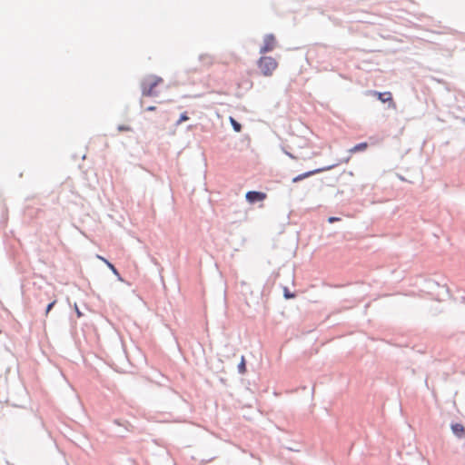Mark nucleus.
<instances>
[{
  "label": "nucleus",
  "instance_id": "2eb2a0df",
  "mask_svg": "<svg viewBox=\"0 0 465 465\" xmlns=\"http://www.w3.org/2000/svg\"><path fill=\"white\" fill-rule=\"evenodd\" d=\"M284 297H285L286 299H291V298H293V297H294V294L290 293V292H288V290L285 288V290H284Z\"/></svg>",
  "mask_w": 465,
  "mask_h": 465
},
{
  "label": "nucleus",
  "instance_id": "f8f14e48",
  "mask_svg": "<svg viewBox=\"0 0 465 465\" xmlns=\"http://www.w3.org/2000/svg\"><path fill=\"white\" fill-rule=\"evenodd\" d=\"M230 122L236 132H240L242 130V125L236 122L232 117L230 118Z\"/></svg>",
  "mask_w": 465,
  "mask_h": 465
},
{
  "label": "nucleus",
  "instance_id": "6e6552de",
  "mask_svg": "<svg viewBox=\"0 0 465 465\" xmlns=\"http://www.w3.org/2000/svg\"><path fill=\"white\" fill-rule=\"evenodd\" d=\"M99 260L103 261L107 266L108 268L111 270V272H114V274H115L116 276L119 277V272L117 271V269L114 267V264H112L109 261H107L105 258L100 256V255H97L96 256Z\"/></svg>",
  "mask_w": 465,
  "mask_h": 465
},
{
  "label": "nucleus",
  "instance_id": "7ed1b4c3",
  "mask_svg": "<svg viewBox=\"0 0 465 465\" xmlns=\"http://www.w3.org/2000/svg\"><path fill=\"white\" fill-rule=\"evenodd\" d=\"M277 46V40L274 35L268 34L263 38V45L260 48V54H264L266 53L273 51Z\"/></svg>",
  "mask_w": 465,
  "mask_h": 465
},
{
  "label": "nucleus",
  "instance_id": "9d476101",
  "mask_svg": "<svg viewBox=\"0 0 465 465\" xmlns=\"http://www.w3.org/2000/svg\"><path fill=\"white\" fill-rule=\"evenodd\" d=\"M200 59L204 65H212L213 64V58L209 54H203L200 56Z\"/></svg>",
  "mask_w": 465,
  "mask_h": 465
},
{
  "label": "nucleus",
  "instance_id": "4468645a",
  "mask_svg": "<svg viewBox=\"0 0 465 465\" xmlns=\"http://www.w3.org/2000/svg\"><path fill=\"white\" fill-rule=\"evenodd\" d=\"M56 299H54L48 305H47V308H46V311H45V315H47L49 313V312L52 310V308L54 306V304L56 303Z\"/></svg>",
  "mask_w": 465,
  "mask_h": 465
},
{
  "label": "nucleus",
  "instance_id": "f257e3e1",
  "mask_svg": "<svg viewBox=\"0 0 465 465\" xmlns=\"http://www.w3.org/2000/svg\"><path fill=\"white\" fill-rule=\"evenodd\" d=\"M163 79L154 74L146 75L141 82L143 96H157L160 93V86Z\"/></svg>",
  "mask_w": 465,
  "mask_h": 465
},
{
  "label": "nucleus",
  "instance_id": "39448f33",
  "mask_svg": "<svg viewBox=\"0 0 465 465\" xmlns=\"http://www.w3.org/2000/svg\"><path fill=\"white\" fill-rule=\"evenodd\" d=\"M333 166H328V167H323V168H319V169H315V170H312V171H309V172H306L304 173H302V174H299L297 176H295L293 179H292V183H298L307 177H310L313 174H316V173H322V172H324V171H328L330 169H331Z\"/></svg>",
  "mask_w": 465,
  "mask_h": 465
},
{
  "label": "nucleus",
  "instance_id": "dca6fc26",
  "mask_svg": "<svg viewBox=\"0 0 465 465\" xmlns=\"http://www.w3.org/2000/svg\"><path fill=\"white\" fill-rule=\"evenodd\" d=\"M74 310L77 314V317H79V318L82 317L83 313L80 312V310L76 304H74Z\"/></svg>",
  "mask_w": 465,
  "mask_h": 465
},
{
  "label": "nucleus",
  "instance_id": "0eeeda50",
  "mask_svg": "<svg viewBox=\"0 0 465 465\" xmlns=\"http://www.w3.org/2000/svg\"><path fill=\"white\" fill-rule=\"evenodd\" d=\"M452 432L459 438L465 437V428L460 423H455L451 425Z\"/></svg>",
  "mask_w": 465,
  "mask_h": 465
},
{
  "label": "nucleus",
  "instance_id": "ddd939ff",
  "mask_svg": "<svg viewBox=\"0 0 465 465\" xmlns=\"http://www.w3.org/2000/svg\"><path fill=\"white\" fill-rule=\"evenodd\" d=\"M189 119L186 113L181 114L179 120L177 121V124H181L183 122H185Z\"/></svg>",
  "mask_w": 465,
  "mask_h": 465
},
{
  "label": "nucleus",
  "instance_id": "20e7f679",
  "mask_svg": "<svg viewBox=\"0 0 465 465\" xmlns=\"http://www.w3.org/2000/svg\"><path fill=\"white\" fill-rule=\"evenodd\" d=\"M267 195L265 193L250 191L246 193L245 198L249 203H254L256 202H262L266 199Z\"/></svg>",
  "mask_w": 465,
  "mask_h": 465
},
{
  "label": "nucleus",
  "instance_id": "9b49d317",
  "mask_svg": "<svg viewBox=\"0 0 465 465\" xmlns=\"http://www.w3.org/2000/svg\"><path fill=\"white\" fill-rule=\"evenodd\" d=\"M238 370L240 373H245L246 371V365H245V359L244 356H242L241 362L238 365Z\"/></svg>",
  "mask_w": 465,
  "mask_h": 465
},
{
  "label": "nucleus",
  "instance_id": "6ab92c4d",
  "mask_svg": "<svg viewBox=\"0 0 465 465\" xmlns=\"http://www.w3.org/2000/svg\"><path fill=\"white\" fill-rule=\"evenodd\" d=\"M146 110L147 111H153V110H155V107L154 106H149V107H147Z\"/></svg>",
  "mask_w": 465,
  "mask_h": 465
},
{
  "label": "nucleus",
  "instance_id": "a211bd4d",
  "mask_svg": "<svg viewBox=\"0 0 465 465\" xmlns=\"http://www.w3.org/2000/svg\"><path fill=\"white\" fill-rule=\"evenodd\" d=\"M119 130H120V131H129V130H130V128H129V127H124V126H120V127H119Z\"/></svg>",
  "mask_w": 465,
  "mask_h": 465
},
{
  "label": "nucleus",
  "instance_id": "f3484780",
  "mask_svg": "<svg viewBox=\"0 0 465 465\" xmlns=\"http://www.w3.org/2000/svg\"><path fill=\"white\" fill-rule=\"evenodd\" d=\"M339 220H340V219H339V218H337V217H330L328 221H329V223H334V222L339 221Z\"/></svg>",
  "mask_w": 465,
  "mask_h": 465
},
{
  "label": "nucleus",
  "instance_id": "423d86ee",
  "mask_svg": "<svg viewBox=\"0 0 465 465\" xmlns=\"http://www.w3.org/2000/svg\"><path fill=\"white\" fill-rule=\"evenodd\" d=\"M373 95H375L381 103H389L392 107H395V103L392 99V94L390 92H373Z\"/></svg>",
  "mask_w": 465,
  "mask_h": 465
},
{
  "label": "nucleus",
  "instance_id": "f03ea898",
  "mask_svg": "<svg viewBox=\"0 0 465 465\" xmlns=\"http://www.w3.org/2000/svg\"><path fill=\"white\" fill-rule=\"evenodd\" d=\"M257 66L262 75L272 76L278 67V62L272 56H261L257 61Z\"/></svg>",
  "mask_w": 465,
  "mask_h": 465
},
{
  "label": "nucleus",
  "instance_id": "1a4fd4ad",
  "mask_svg": "<svg viewBox=\"0 0 465 465\" xmlns=\"http://www.w3.org/2000/svg\"><path fill=\"white\" fill-rule=\"evenodd\" d=\"M367 147H368L367 143H361L356 144L351 149H350V153H357V152L364 151Z\"/></svg>",
  "mask_w": 465,
  "mask_h": 465
}]
</instances>
